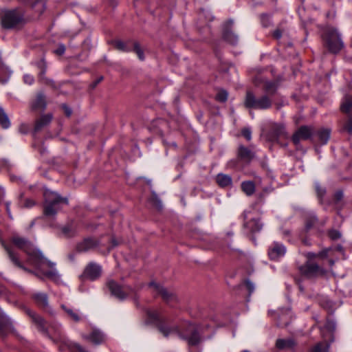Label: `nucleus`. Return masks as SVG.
I'll return each instance as SVG.
<instances>
[{"label":"nucleus","mask_w":352,"mask_h":352,"mask_svg":"<svg viewBox=\"0 0 352 352\" xmlns=\"http://www.w3.org/2000/svg\"><path fill=\"white\" fill-rule=\"evenodd\" d=\"M329 236L331 239L336 240V239L340 238L341 234L338 231L333 230L329 231Z\"/></svg>","instance_id":"obj_40"},{"label":"nucleus","mask_w":352,"mask_h":352,"mask_svg":"<svg viewBox=\"0 0 352 352\" xmlns=\"http://www.w3.org/2000/svg\"><path fill=\"white\" fill-rule=\"evenodd\" d=\"M148 286L153 289L154 292H156L158 295H160L162 299L168 305H172L177 301L176 295L166 288L163 287L158 283L155 282H151Z\"/></svg>","instance_id":"obj_7"},{"label":"nucleus","mask_w":352,"mask_h":352,"mask_svg":"<svg viewBox=\"0 0 352 352\" xmlns=\"http://www.w3.org/2000/svg\"><path fill=\"white\" fill-rule=\"evenodd\" d=\"M241 352H250V351H247V350H245V351H241Z\"/></svg>","instance_id":"obj_56"},{"label":"nucleus","mask_w":352,"mask_h":352,"mask_svg":"<svg viewBox=\"0 0 352 352\" xmlns=\"http://www.w3.org/2000/svg\"><path fill=\"white\" fill-rule=\"evenodd\" d=\"M216 182L221 187H227L232 184V178L230 175L219 173L216 177Z\"/></svg>","instance_id":"obj_23"},{"label":"nucleus","mask_w":352,"mask_h":352,"mask_svg":"<svg viewBox=\"0 0 352 352\" xmlns=\"http://www.w3.org/2000/svg\"><path fill=\"white\" fill-rule=\"evenodd\" d=\"M342 130L350 135L352 134V117H350L344 124Z\"/></svg>","instance_id":"obj_37"},{"label":"nucleus","mask_w":352,"mask_h":352,"mask_svg":"<svg viewBox=\"0 0 352 352\" xmlns=\"http://www.w3.org/2000/svg\"><path fill=\"white\" fill-rule=\"evenodd\" d=\"M101 274V267L94 263H90L84 271V276L89 280H94Z\"/></svg>","instance_id":"obj_14"},{"label":"nucleus","mask_w":352,"mask_h":352,"mask_svg":"<svg viewBox=\"0 0 352 352\" xmlns=\"http://www.w3.org/2000/svg\"><path fill=\"white\" fill-rule=\"evenodd\" d=\"M267 138L269 140L274 142L278 138H287V134L285 126L282 124L271 122L269 124V131L267 132Z\"/></svg>","instance_id":"obj_8"},{"label":"nucleus","mask_w":352,"mask_h":352,"mask_svg":"<svg viewBox=\"0 0 352 352\" xmlns=\"http://www.w3.org/2000/svg\"><path fill=\"white\" fill-rule=\"evenodd\" d=\"M342 197H343V193L342 191L339 190L335 193L334 198H335L336 201H339L342 199Z\"/></svg>","instance_id":"obj_46"},{"label":"nucleus","mask_w":352,"mask_h":352,"mask_svg":"<svg viewBox=\"0 0 352 352\" xmlns=\"http://www.w3.org/2000/svg\"><path fill=\"white\" fill-rule=\"evenodd\" d=\"M261 20L264 27H267L270 22V17L268 14H263L261 16Z\"/></svg>","instance_id":"obj_38"},{"label":"nucleus","mask_w":352,"mask_h":352,"mask_svg":"<svg viewBox=\"0 0 352 352\" xmlns=\"http://www.w3.org/2000/svg\"><path fill=\"white\" fill-rule=\"evenodd\" d=\"M34 302L43 309L48 307V297L45 293L38 292L32 296Z\"/></svg>","instance_id":"obj_21"},{"label":"nucleus","mask_w":352,"mask_h":352,"mask_svg":"<svg viewBox=\"0 0 352 352\" xmlns=\"http://www.w3.org/2000/svg\"><path fill=\"white\" fill-rule=\"evenodd\" d=\"M228 99V93L224 91L221 90L218 92V94L216 95V100L219 102H226Z\"/></svg>","instance_id":"obj_36"},{"label":"nucleus","mask_w":352,"mask_h":352,"mask_svg":"<svg viewBox=\"0 0 352 352\" xmlns=\"http://www.w3.org/2000/svg\"><path fill=\"white\" fill-rule=\"evenodd\" d=\"M296 343L292 339H278L276 342V346L280 350L292 349Z\"/></svg>","instance_id":"obj_22"},{"label":"nucleus","mask_w":352,"mask_h":352,"mask_svg":"<svg viewBox=\"0 0 352 352\" xmlns=\"http://www.w3.org/2000/svg\"><path fill=\"white\" fill-rule=\"evenodd\" d=\"M25 12L19 8L1 10L0 13L1 23L5 29H16L25 23Z\"/></svg>","instance_id":"obj_2"},{"label":"nucleus","mask_w":352,"mask_h":352,"mask_svg":"<svg viewBox=\"0 0 352 352\" xmlns=\"http://www.w3.org/2000/svg\"><path fill=\"white\" fill-rule=\"evenodd\" d=\"M52 118L53 116L51 113L41 116L35 122L34 130L38 131L47 126L51 122Z\"/></svg>","instance_id":"obj_19"},{"label":"nucleus","mask_w":352,"mask_h":352,"mask_svg":"<svg viewBox=\"0 0 352 352\" xmlns=\"http://www.w3.org/2000/svg\"><path fill=\"white\" fill-rule=\"evenodd\" d=\"M316 192H317L318 197H322V196L324 195L326 191L324 188H322L320 186H319L318 184H317L316 186Z\"/></svg>","instance_id":"obj_41"},{"label":"nucleus","mask_w":352,"mask_h":352,"mask_svg":"<svg viewBox=\"0 0 352 352\" xmlns=\"http://www.w3.org/2000/svg\"><path fill=\"white\" fill-rule=\"evenodd\" d=\"M286 253V248L282 243L274 242L268 249V256L271 260L276 261Z\"/></svg>","instance_id":"obj_11"},{"label":"nucleus","mask_w":352,"mask_h":352,"mask_svg":"<svg viewBox=\"0 0 352 352\" xmlns=\"http://www.w3.org/2000/svg\"><path fill=\"white\" fill-rule=\"evenodd\" d=\"M6 210H7L8 213L10 214V208H9L8 204H6Z\"/></svg>","instance_id":"obj_54"},{"label":"nucleus","mask_w":352,"mask_h":352,"mask_svg":"<svg viewBox=\"0 0 352 352\" xmlns=\"http://www.w3.org/2000/svg\"><path fill=\"white\" fill-rule=\"evenodd\" d=\"M336 329V324L331 320H327L324 327L321 328V332L323 338H325L324 331H328L332 333Z\"/></svg>","instance_id":"obj_32"},{"label":"nucleus","mask_w":352,"mask_h":352,"mask_svg":"<svg viewBox=\"0 0 352 352\" xmlns=\"http://www.w3.org/2000/svg\"><path fill=\"white\" fill-rule=\"evenodd\" d=\"M61 308L65 311L67 316L74 322H79L80 317L77 311L71 308L67 307L65 305H61Z\"/></svg>","instance_id":"obj_30"},{"label":"nucleus","mask_w":352,"mask_h":352,"mask_svg":"<svg viewBox=\"0 0 352 352\" xmlns=\"http://www.w3.org/2000/svg\"><path fill=\"white\" fill-rule=\"evenodd\" d=\"M113 44L116 49L122 52H129V50L127 48L126 44L121 41H115Z\"/></svg>","instance_id":"obj_33"},{"label":"nucleus","mask_w":352,"mask_h":352,"mask_svg":"<svg viewBox=\"0 0 352 352\" xmlns=\"http://www.w3.org/2000/svg\"><path fill=\"white\" fill-rule=\"evenodd\" d=\"M340 109L344 113H349L352 111V96H346L344 97Z\"/></svg>","instance_id":"obj_28"},{"label":"nucleus","mask_w":352,"mask_h":352,"mask_svg":"<svg viewBox=\"0 0 352 352\" xmlns=\"http://www.w3.org/2000/svg\"><path fill=\"white\" fill-rule=\"evenodd\" d=\"M10 242L28 255V262L34 266L41 274L54 280L58 279L59 275L55 268V263L46 258L39 250L34 249L30 241L14 234L11 236Z\"/></svg>","instance_id":"obj_1"},{"label":"nucleus","mask_w":352,"mask_h":352,"mask_svg":"<svg viewBox=\"0 0 352 352\" xmlns=\"http://www.w3.org/2000/svg\"><path fill=\"white\" fill-rule=\"evenodd\" d=\"M45 197V206H44V214L47 217H54L60 209L61 204L67 205V199L63 198L58 194L46 191L44 194Z\"/></svg>","instance_id":"obj_3"},{"label":"nucleus","mask_w":352,"mask_h":352,"mask_svg":"<svg viewBox=\"0 0 352 352\" xmlns=\"http://www.w3.org/2000/svg\"><path fill=\"white\" fill-rule=\"evenodd\" d=\"M24 82L26 83V84H28V85H32L34 82V78L31 75H29V74H26L24 76Z\"/></svg>","instance_id":"obj_42"},{"label":"nucleus","mask_w":352,"mask_h":352,"mask_svg":"<svg viewBox=\"0 0 352 352\" xmlns=\"http://www.w3.org/2000/svg\"><path fill=\"white\" fill-rule=\"evenodd\" d=\"M329 345L326 341L320 342L311 346L308 352H329Z\"/></svg>","instance_id":"obj_24"},{"label":"nucleus","mask_w":352,"mask_h":352,"mask_svg":"<svg viewBox=\"0 0 352 352\" xmlns=\"http://www.w3.org/2000/svg\"><path fill=\"white\" fill-rule=\"evenodd\" d=\"M241 188L248 196H250L255 192V184L251 181L243 182L241 184Z\"/></svg>","instance_id":"obj_27"},{"label":"nucleus","mask_w":352,"mask_h":352,"mask_svg":"<svg viewBox=\"0 0 352 352\" xmlns=\"http://www.w3.org/2000/svg\"><path fill=\"white\" fill-rule=\"evenodd\" d=\"M3 245L6 251L7 252L10 261L13 263V264L19 268H21L25 271H28L25 267H23L22 263L19 261L16 253L14 252L12 248L4 244H3Z\"/></svg>","instance_id":"obj_20"},{"label":"nucleus","mask_w":352,"mask_h":352,"mask_svg":"<svg viewBox=\"0 0 352 352\" xmlns=\"http://www.w3.org/2000/svg\"><path fill=\"white\" fill-rule=\"evenodd\" d=\"M63 108L65 111V114L67 116H70L71 114H72V110L70 108H69L67 106H66L65 104H63Z\"/></svg>","instance_id":"obj_49"},{"label":"nucleus","mask_w":352,"mask_h":352,"mask_svg":"<svg viewBox=\"0 0 352 352\" xmlns=\"http://www.w3.org/2000/svg\"><path fill=\"white\" fill-rule=\"evenodd\" d=\"M83 338L94 344H100L105 339L104 335L98 329H93L89 336H84Z\"/></svg>","instance_id":"obj_17"},{"label":"nucleus","mask_w":352,"mask_h":352,"mask_svg":"<svg viewBox=\"0 0 352 352\" xmlns=\"http://www.w3.org/2000/svg\"><path fill=\"white\" fill-rule=\"evenodd\" d=\"M65 47L64 45H60L55 50V53L58 55H63L65 53Z\"/></svg>","instance_id":"obj_43"},{"label":"nucleus","mask_w":352,"mask_h":352,"mask_svg":"<svg viewBox=\"0 0 352 352\" xmlns=\"http://www.w3.org/2000/svg\"><path fill=\"white\" fill-rule=\"evenodd\" d=\"M278 89V83L275 81H266L263 85V89L267 93V96H272L275 94Z\"/></svg>","instance_id":"obj_25"},{"label":"nucleus","mask_w":352,"mask_h":352,"mask_svg":"<svg viewBox=\"0 0 352 352\" xmlns=\"http://www.w3.org/2000/svg\"><path fill=\"white\" fill-rule=\"evenodd\" d=\"M329 262L331 266L333 265L334 261L332 259H330Z\"/></svg>","instance_id":"obj_55"},{"label":"nucleus","mask_w":352,"mask_h":352,"mask_svg":"<svg viewBox=\"0 0 352 352\" xmlns=\"http://www.w3.org/2000/svg\"><path fill=\"white\" fill-rule=\"evenodd\" d=\"M99 245V241L94 238H86L76 245L78 252H85L94 249Z\"/></svg>","instance_id":"obj_13"},{"label":"nucleus","mask_w":352,"mask_h":352,"mask_svg":"<svg viewBox=\"0 0 352 352\" xmlns=\"http://www.w3.org/2000/svg\"><path fill=\"white\" fill-rule=\"evenodd\" d=\"M317 222V219L315 216H311L306 220L305 228L307 230L311 229Z\"/></svg>","instance_id":"obj_35"},{"label":"nucleus","mask_w":352,"mask_h":352,"mask_svg":"<svg viewBox=\"0 0 352 352\" xmlns=\"http://www.w3.org/2000/svg\"><path fill=\"white\" fill-rule=\"evenodd\" d=\"M282 33L283 32L280 30L277 29L273 32L272 35L276 39H280L282 36Z\"/></svg>","instance_id":"obj_44"},{"label":"nucleus","mask_w":352,"mask_h":352,"mask_svg":"<svg viewBox=\"0 0 352 352\" xmlns=\"http://www.w3.org/2000/svg\"><path fill=\"white\" fill-rule=\"evenodd\" d=\"M133 51L135 52V54H137V56H138V58H139V59L140 60H144V51L140 47V46L138 43H134Z\"/></svg>","instance_id":"obj_34"},{"label":"nucleus","mask_w":352,"mask_h":352,"mask_svg":"<svg viewBox=\"0 0 352 352\" xmlns=\"http://www.w3.org/2000/svg\"><path fill=\"white\" fill-rule=\"evenodd\" d=\"M242 135L244 136V138L250 141L252 138V131L249 128H244L241 131Z\"/></svg>","instance_id":"obj_39"},{"label":"nucleus","mask_w":352,"mask_h":352,"mask_svg":"<svg viewBox=\"0 0 352 352\" xmlns=\"http://www.w3.org/2000/svg\"><path fill=\"white\" fill-rule=\"evenodd\" d=\"M111 243H112V248L116 247L118 245V242L115 239H111Z\"/></svg>","instance_id":"obj_53"},{"label":"nucleus","mask_w":352,"mask_h":352,"mask_svg":"<svg viewBox=\"0 0 352 352\" xmlns=\"http://www.w3.org/2000/svg\"><path fill=\"white\" fill-rule=\"evenodd\" d=\"M331 130L328 129H322L318 131L319 140L322 144H325L329 140Z\"/></svg>","instance_id":"obj_29"},{"label":"nucleus","mask_w":352,"mask_h":352,"mask_svg":"<svg viewBox=\"0 0 352 352\" xmlns=\"http://www.w3.org/2000/svg\"><path fill=\"white\" fill-rule=\"evenodd\" d=\"M33 205H34V203L32 201H30V200L26 201V204H25L26 207H31Z\"/></svg>","instance_id":"obj_51"},{"label":"nucleus","mask_w":352,"mask_h":352,"mask_svg":"<svg viewBox=\"0 0 352 352\" xmlns=\"http://www.w3.org/2000/svg\"><path fill=\"white\" fill-rule=\"evenodd\" d=\"M107 285L111 294L118 299L123 300L134 292L129 286H121L114 280H109Z\"/></svg>","instance_id":"obj_6"},{"label":"nucleus","mask_w":352,"mask_h":352,"mask_svg":"<svg viewBox=\"0 0 352 352\" xmlns=\"http://www.w3.org/2000/svg\"><path fill=\"white\" fill-rule=\"evenodd\" d=\"M313 135V128L308 126H300L293 135L292 141L298 145L300 141L309 140Z\"/></svg>","instance_id":"obj_10"},{"label":"nucleus","mask_w":352,"mask_h":352,"mask_svg":"<svg viewBox=\"0 0 352 352\" xmlns=\"http://www.w3.org/2000/svg\"><path fill=\"white\" fill-rule=\"evenodd\" d=\"M245 285L250 292H252L254 290V285L250 280L245 281Z\"/></svg>","instance_id":"obj_47"},{"label":"nucleus","mask_w":352,"mask_h":352,"mask_svg":"<svg viewBox=\"0 0 352 352\" xmlns=\"http://www.w3.org/2000/svg\"><path fill=\"white\" fill-rule=\"evenodd\" d=\"M63 233H65V234H67V236H72V234H69V232H70V229L69 227H64L63 228Z\"/></svg>","instance_id":"obj_50"},{"label":"nucleus","mask_w":352,"mask_h":352,"mask_svg":"<svg viewBox=\"0 0 352 352\" xmlns=\"http://www.w3.org/2000/svg\"><path fill=\"white\" fill-rule=\"evenodd\" d=\"M324 41L330 52L338 53L343 47L344 43L336 29L328 28L324 35Z\"/></svg>","instance_id":"obj_5"},{"label":"nucleus","mask_w":352,"mask_h":352,"mask_svg":"<svg viewBox=\"0 0 352 352\" xmlns=\"http://www.w3.org/2000/svg\"><path fill=\"white\" fill-rule=\"evenodd\" d=\"M244 104L247 108L254 109H267L272 107V99L267 95H263L261 97L256 96L251 91L246 92Z\"/></svg>","instance_id":"obj_4"},{"label":"nucleus","mask_w":352,"mask_h":352,"mask_svg":"<svg viewBox=\"0 0 352 352\" xmlns=\"http://www.w3.org/2000/svg\"><path fill=\"white\" fill-rule=\"evenodd\" d=\"M102 80H103L102 76H100L99 78H98L95 81H94L91 84V85H90L91 88L94 89Z\"/></svg>","instance_id":"obj_45"},{"label":"nucleus","mask_w":352,"mask_h":352,"mask_svg":"<svg viewBox=\"0 0 352 352\" xmlns=\"http://www.w3.org/2000/svg\"><path fill=\"white\" fill-rule=\"evenodd\" d=\"M244 224L243 226L249 232L254 233L259 232L263 227L260 219L252 217L250 212H245L243 214Z\"/></svg>","instance_id":"obj_9"},{"label":"nucleus","mask_w":352,"mask_h":352,"mask_svg":"<svg viewBox=\"0 0 352 352\" xmlns=\"http://www.w3.org/2000/svg\"><path fill=\"white\" fill-rule=\"evenodd\" d=\"M300 273L307 278H312L321 272L320 267L314 263H307L300 267Z\"/></svg>","instance_id":"obj_12"},{"label":"nucleus","mask_w":352,"mask_h":352,"mask_svg":"<svg viewBox=\"0 0 352 352\" xmlns=\"http://www.w3.org/2000/svg\"><path fill=\"white\" fill-rule=\"evenodd\" d=\"M0 124L3 129H8L10 126V122L8 115L3 109L0 107Z\"/></svg>","instance_id":"obj_31"},{"label":"nucleus","mask_w":352,"mask_h":352,"mask_svg":"<svg viewBox=\"0 0 352 352\" xmlns=\"http://www.w3.org/2000/svg\"><path fill=\"white\" fill-rule=\"evenodd\" d=\"M233 21L230 20L226 22L223 28V38L230 43L234 45L238 41V37L234 33L230 30V27L232 25Z\"/></svg>","instance_id":"obj_16"},{"label":"nucleus","mask_w":352,"mask_h":352,"mask_svg":"<svg viewBox=\"0 0 352 352\" xmlns=\"http://www.w3.org/2000/svg\"><path fill=\"white\" fill-rule=\"evenodd\" d=\"M40 65H41V67H43V69H42V73H45V63L43 60H41V63H40Z\"/></svg>","instance_id":"obj_52"},{"label":"nucleus","mask_w":352,"mask_h":352,"mask_svg":"<svg viewBox=\"0 0 352 352\" xmlns=\"http://www.w3.org/2000/svg\"><path fill=\"white\" fill-rule=\"evenodd\" d=\"M254 153L248 148L240 145L237 151V157L239 160L249 164L254 157Z\"/></svg>","instance_id":"obj_15"},{"label":"nucleus","mask_w":352,"mask_h":352,"mask_svg":"<svg viewBox=\"0 0 352 352\" xmlns=\"http://www.w3.org/2000/svg\"><path fill=\"white\" fill-rule=\"evenodd\" d=\"M329 251H330V250L325 249V250L321 251L320 252H319L318 256H320L322 258L326 257V256H328V254H329Z\"/></svg>","instance_id":"obj_48"},{"label":"nucleus","mask_w":352,"mask_h":352,"mask_svg":"<svg viewBox=\"0 0 352 352\" xmlns=\"http://www.w3.org/2000/svg\"><path fill=\"white\" fill-rule=\"evenodd\" d=\"M25 312L32 319V322L36 325L37 328L40 331L45 332V321L44 319L30 309H26Z\"/></svg>","instance_id":"obj_18"},{"label":"nucleus","mask_w":352,"mask_h":352,"mask_svg":"<svg viewBox=\"0 0 352 352\" xmlns=\"http://www.w3.org/2000/svg\"><path fill=\"white\" fill-rule=\"evenodd\" d=\"M46 107L45 98L43 94H38L36 100L33 102L32 107L33 109H44Z\"/></svg>","instance_id":"obj_26"}]
</instances>
